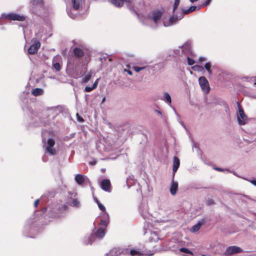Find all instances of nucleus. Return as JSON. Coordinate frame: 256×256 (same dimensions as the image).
<instances>
[{
    "label": "nucleus",
    "instance_id": "nucleus-1",
    "mask_svg": "<svg viewBox=\"0 0 256 256\" xmlns=\"http://www.w3.org/2000/svg\"><path fill=\"white\" fill-rule=\"evenodd\" d=\"M238 105L239 112V116H238V123L240 125H244L248 122V117L238 102Z\"/></svg>",
    "mask_w": 256,
    "mask_h": 256
},
{
    "label": "nucleus",
    "instance_id": "nucleus-2",
    "mask_svg": "<svg viewBox=\"0 0 256 256\" xmlns=\"http://www.w3.org/2000/svg\"><path fill=\"white\" fill-rule=\"evenodd\" d=\"M4 18L10 20H17L22 22L26 20V17L15 12H10L4 15Z\"/></svg>",
    "mask_w": 256,
    "mask_h": 256
},
{
    "label": "nucleus",
    "instance_id": "nucleus-3",
    "mask_svg": "<svg viewBox=\"0 0 256 256\" xmlns=\"http://www.w3.org/2000/svg\"><path fill=\"white\" fill-rule=\"evenodd\" d=\"M130 254L131 256H152L154 252L148 250L141 251L140 250L132 249L130 251Z\"/></svg>",
    "mask_w": 256,
    "mask_h": 256
},
{
    "label": "nucleus",
    "instance_id": "nucleus-4",
    "mask_svg": "<svg viewBox=\"0 0 256 256\" xmlns=\"http://www.w3.org/2000/svg\"><path fill=\"white\" fill-rule=\"evenodd\" d=\"M242 249L236 246H230L226 249L224 255L225 256H230L232 254L242 252Z\"/></svg>",
    "mask_w": 256,
    "mask_h": 256
},
{
    "label": "nucleus",
    "instance_id": "nucleus-5",
    "mask_svg": "<svg viewBox=\"0 0 256 256\" xmlns=\"http://www.w3.org/2000/svg\"><path fill=\"white\" fill-rule=\"evenodd\" d=\"M198 82L202 90L206 94L208 93L210 88L206 78L204 76H200L198 79Z\"/></svg>",
    "mask_w": 256,
    "mask_h": 256
},
{
    "label": "nucleus",
    "instance_id": "nucleus-6",
    "mask_svg": "<svg viewBox=\"0 0 256 256\" xmlns=\"http://www.w3.org/2000/svg\"><path fill=\"white\" fill-rule=\"evenodd\" d=\"M128 250L127 248L122 250L120 248H114L112 249L108 254H107V256L108 255L110 256H118L121 254H128Z\"/></svg>",
    "mask_w": 256,
    "mask_h": 256
},
{
    "label": "nucleus",
    "instance_id": "nucleus-7",
    "mask_svg": "<svg viewBox=\"0 0 256 256\" xmlns=\"http://www.w3.org/2000/svg\"><path fill=\"white\" fill-rule=\"evenodd\" d=\"M162 16V12L160 10H156L152 11L148 14V18L152 20L156 24H157L158 21L160 20Z\"/></svg>",
    "mask_w": 256,
    "mask_h": 256
},
{
    "label": "nucleus",
    "instance_id": "nucleus-8",
    "mask_svg": "<svg viewBox=\"0 0 256 256\" xmlns=\"http://www.w3.org/2000/svg\"><path fill=\"white\" fill-rule=\"evenodd\" d=\"M55 144V141L52 138H49L47 141V147L46 150L52 155H55L56 153V149L52 148V147Z\"/></svg>",
    "mask_w": 256,
    "mask_h": 256
},
{
    "label": "nucleus",
    "instance_id": "nucleus-9",
    "mask_svg": "<svg viewBox=\"0 0 256 256\" xmlns=\"http://www.w3.org/2000/svg\"><path fill=\"white\" fill-rule=\"evenodd\" d=\"M40 43L38 41L34 42L28 49V53L30 54H36L40 48Z\"/></svg>",
    "mask_w": 256,
    "mask_h": 256
},
{
    "label": "nucleus",
    "instance_id": "nucleus-10",
    "mask_svg": "<svg viewBox=\"0 0 256 256\" xmlns=\"http://www.w3.org/2000/svg\"><path fill=\"white\" fill-rule=\"evenodd\" d=\"M86 48L80 47H76L73 50V54L76 58H82L85 54Z\"/></svg>",
    "mask_w": 256,
    "mask_h": 256
},
{
    "label": "nucleus",
    "instance_id": "nucleus-11",
    "mask_svg": "<svg viewBox=\"0 0 256 256\" xmlns=\"http://www.w3.org/2000/svg\"><path fill=\"white\" fill-rule=\"evenodd\" d=\"M101 188L104 191L110 192L112 185L110 180L108 179L102 180L101 182Z\"/></svg>",
    "mask_w": 256,
    "mask_h": 256
},
{
    "label": "nucleus",
    "instance_id": "nucleus-12",
    "mask_svg": "<svg viewBox=\"0 0 256 256\" xmlns=\"http://www.w3.org/2000/svg\"><path fill=\"white\" fill-rule=\"evenodd\" d=\"M112 3L117 7H122L124 2L126 4H131L132 0H111Z\"/></svg>",
    "mask_w": 256,
    "mask_h": 256
},
{
    "label": "nucleus",
    "instance_id": "nucleus-13",
    "mask_svg": "<svg viewBox=\"0 0 256 256\" xmlns=\"http://www.w3.org/2000/svg\"><path fill=\"white\" fill-rule=\"evenodd\" d=\"M206 222L204 220L202 219L201 220L199 221L196 224L194 225L190 229V232H198L201 228L202 226H203L205 224Z\"/></svg>",
    "mask_w": 256,
    "mask_h": 256
},
{
    "label": "nucleus",
    "instance_id": "nucleus-14",
    "mask_svg": "<svg viewBox=\"0 0 256 256\" xmlns=\"http://www.w3.org/2000/svg\"><path fill=\"white\" fill-rule=\"evenodd\" d=\"M109 216L108 214L104 212L102 216V218L100 219V224L104 226L105 228H106L108 223H109Z\"/></svg>",
    "mask_w": 256,
    "mask_h": 256
},
{
    "label": "nucleus",
    "instance_id": "nucleus-15",
    "mask_svg": "<svg viewBox=\"0 0 256 256\" xmlns=\"http://www.w3.org/2000/svg\"><path fill=\"white\" fill-rule=\"evenodd\" d=\"M106 228L105 227L104 228H98L94 234L98 238H102L105 235Z\"/></svg>",
    "mask_w": 256,
    "mask_h": 256
},
{
    "label": "nucleus",
    "instance_id": "nucleus-16",
    "mask_svg": "<svg viewBox=\"0 0 256 256\" xmlns=\"http://www.w3.org/2000/svg\"><path fill=\"white\" fill-rule=\"evenodd\" d=\"M180 160L178 159V158L176 156H174V160H173V168H172V170H173L174 172H176L177 171L178 168L180 166Z\"/></svg>",
    "mask_w": 256,
    "mask_h": 256
},
{
    "label": "nucleus",
    "instance_id": "nucleus-17",
    "mask_svg": "<svg viewBox=\"0 0 256 256\" xmlns=\"http://www.w3.org/2000/svg\"><path fill=\"white\" fill-rule=\"evenodd\" d=\"M178 188V183L176 182H174V180L172 182L170 188V192L171 194L173 196L175 195L176 193Z\"/></svg>",
    "mask_w": 256,
    "mask_h": 256
},
{
    "label": "nucleus",
    "instance_id": "nucleus-18",
    "mask_svg": "<svg viewBox=\"0 0 256 256\" xmlns=\"http://www.w3.org/2000/svg\"><path fill=\"white\" fill-rule=\"evenodd\" d=\"M74 179L79 185H82L85 180L84 176L80 174H76Z\"/></svg>",
    "mask_w": 256,
    "mask_h": 256
},
{
    "label": "nucleus",
    "instance_id": "nucleus-19",
    "mask_svg": "<svg viewBox=\"0 0 256 256\" xmlns=\"http://www.w3.org/2000/svg\"><path fill=\"white\" fill-rule=\"evenodd\" d=\"M182 18V16L178 18L177 16L172 15L169 19V22L170 24H174L176 23L180 20H181Z\"/></svg>",
    "mask_w": 256,
    "mask_h": 256
},
{
    "label": "nucleus",
    "instance_id": "nucleus-20",
    "mask_svg": "<svg viewBox=\"0 0 256 256\" xmlns=\"http://www.w3.org/2000/svg\"><path fill=\"white\" fill-rule=\"evenodd\" d=\"M98 79H97L95 81V82L93 84V86L92 87L86 86L84 88V91L86 92H90L92 91V90H94V89H95L97 87L98 84Z\"/></svg>",
    "mask_w": 256,
    "mask_h": 256
},
{
    "label": "nucleus",
    "instance_id": "nucleus-21",
    "mask_svg": "<svg viewBox=\"0 0 256 256\" xmlns=\"http://www.w3.org/2000/svg\"><path fill=\"white\" fill-rule=\"evenodd\" d=\"M72 6L76 10H78L80 8V0H72Z\"/></svg>",
    "mask_w": 256,
    "mask_h": 256
},
{
    "label": "nucleus",
    "instance_id": "nucleus-22",
    "mask_svg": "<svg viewBox=\"0 0 256 256\" xmlns=\"http://www.w3.org/2000/svg\"><path fill=\"white\" fill-rule=\"evenodd\" d=\"M43 92V90L42 89L40 88H34L32 90V94L34 96H38L41 95Z\"/></svg>",
    "mask_w": 256,
    "mask_h": 256
},
{
    "label": "nucleus",
    "instance_id": "nucleus-23",
    "mask_svg": "<svg viewBox=\"0 0 256 256\" xmlns=\"http://www.w3.org/2000/svg\"><path fill=\"white\" fill-rule=\"evenodd\" d=\"M192 68L194 70H195V71H198V72H202V70H204V68L202 66H200V65H195L194 66H192Z\"/></svg>",
    "mask_w": 256,
    "mask_h": 256
},
{
    "label": "nucleus",
    "instance_id": "nucleus-24",
    "mask_svg": "<svg viewBox=\"0 0 256 256\" xmlns=\"http://www.w3.org/2000/svg\"><path fill=\"white\" fill-rule=\"evenodd\" d=\"M72 206L75 207H79L80 206V202L77 199H72Z\"/></svg>",
    "mask_w": 256,
    "mask_h": 256
},
{
    "label": "nucleus",
    "instance_id": "nucleus-25",
    "mask_svg": "<svg viewBox=\"0 0 256 256\" xmlns=\"http://www.w3.org/2000/svg\"><path fill=\"white\" fill-rule=\"evenodd\" d=\"M180 251L182 252H184L186 254H189L193 255V253L190 250L188 249L185 248H182L180 249Z\"/></svg>",
    "mask_w": 256,
    "mask_h": 256
},
{
    "label": "nucleus",
    "instance_id": "nucleus-26",
    "mask_svg": "<svg viewBox=\"0 0 256 256\" xmlns=\"http://www.w3.org/2000/svg\"><path fill=\"white\" fill-rule=\"evenodd\" d=\"M205 68L208 70L209 74H212V70L210 69L211 64L210 62H206L204 65Z\"/></svg>",
    "mask_w": 256,
    "mask_h": 256
},
{
    "label": "nucleus",
    "instance_id": "nucleus-27",
    "mask_svg": "<svg viewBox=\"0 0 256 256\" xmlns=\"http://www.w3.org/2000/svg\"><path fill=\"white\" fill-rule=\"evenodd\" d=\"M180 2V0H174V8H173V12H174L178 8L179 4Z\"/></svg>",
    "mask_w": 256,
    "mask_h": 256
},
{
    "label": "nucleus",
    "instance_id": "nucleus-28",
    "mask_svg": "<svg viewBox=\"0 0 256 256\" xmlns=\"http://www.w3.org/2000/svg\"><path fill=\"white\" fill-rule=\"evenodd\" d=\"M33 4H40L42 6L44 4V0H32Z\"/></svg>",
    "mask_w": 256,
    "mask_h": 256
},
{
    "label": "nucleus",
    "instance_id": "nucleus-29",
    "mask_svg": "<svg viewBox=\"0 0 256 256\" xmlns=\"http://www.w3.org/2000/svg\"><path fill=\"white\" fill-rule=\"evenodd\" d=\"M146 68L145 66H142V67H138V66H133L132 69L136 71V72H140V70H144Z\"/></svg>",
    "mask_w": 256,
    "mask_h": 256
},
{
    "label": "nucleus",
    "instance_id": "nucleus-30",
    "mask_svg": "<svg viewBox=\"0 0 256 256\" xmlns=\"http://www.w3.org/2000/svg\"><path fill=\"white\" fill-rule=\"evenodd\" d=\"M164 98H166V100H167V102L170 104L171 102H172V100H171V97L170 96V95L166 92L164 94Z\"/></svg>",
    "mask_w": 256,
    "mask_h": 256
},
{
    "label": "nucleus",
    "instance_id": "nucleus-31",
    "mask_svg": "<svg viewBox=\"0 0 256 256\" xmlns=\"http://www.w3.org/2000/svg\"><path fill=\"white\" fill-rule=\"evenodd\" d=\"M90 78H91V76L90 74L86 75L83 78V82H88L90 80Z\"/></svg>",
    "mask_w": 256,
    "mask_h": 256
},
{
    "label": "nucleus",
    "instance_id": "nucleus-32",
    "mask_svg": "<svg viewBox=\"0 0 256 256\" xmlns=\"http://www.w3.org/2000/svg\"><path fill=\"white\" fill-rule=\"evenodd\" d=\"M53 66L57 71H59L61 68L60 65L58 62L54 64Z\"/></svg>",
    "mask_w": 256,
    "mask_h": 256
},
{
    "label": "nucleus",
    "instance_id": "nucleus-33",
    "mask_svg": "<svg viewBox=\"0 0 256 256\" xmlns=\"http://www.w3.org/2000/svg\"><path fill=\"white\" fill-rule=\"evenodd\" d=\"M150 239V240H154V241H158V238L155 233H154L152 234V236Z\"/></svg>",
    "mask_w": 256,
    "mask_h": 256
},
{
    "label": "nucleus",
    "instance_id": "nucleus-34",
    "mask_svg": "<svg viewBox=\"0 0 256 256\" xmlns=\"http://www.w3.org/2000/svg\"><path fill=\"white\" fill-rule=\"evenodd\" d=\"M187 59H188V65L192 66L195 63V61L193 59H192L189 57H188Z\"/></svg>",
    "mask_w": 256,
    "mask_h": 256
},
{
    "label": "nucleus",
    "instance_id": "nucleus-35",
    "mask_svg": "<svg viewBox=\"0 0 256 256\" xmlns=\"http://www.w3.org/2000/svg\"><path fill=\"white\" fill-rule=\"evenodd\" d=\"M98 208L101 210H102L103 212H106V208L104 207V206L101 203H98Z\"/></svg>",
    "mask_w": 256,
    "mask_h": 256
},
{
    "label": "nucleus",
    "instance_id": "nucleus-36",
    "mask_svg": "<svg viewBox=\"0 0 256 256\" xmlns=\"http://www.w3.org/2000/svg\"><path fill=\"white\" fill-rule=\"evenodd\" d=\"M197 7L196 6H191L189 8V12H192L194 10H196V9Z\"/></svg>",
    "mask_w": 256,
    "mask_h": 256
},
{
    "label": "nucleus",
    "instance_id": "nucleus-37",
    "mask_svg": "<svg viewBox=\"0 0 256 256\" xmlns=\"http://www.w3.org/2000/svg\"><path fill=\"white\" fill-rule=\"evenodd\" d=\"M214 204V201L212 199H210L208 201V205H212Z\"/></svg>",
    "mask_w": 256,
    "mask_h": 256
},
{
    "label": "nucleus",
    "instance_id": "nucleus-38",
    "mask_svg": "<svg viewBox=\"0 0 256 256\" xmlns=\"http://www.w3.org/2000/svg\"><path fill=\"white\" fill-rule=\"evenodd\" d=\"M182 12H183V14L184 15L187 14H188L190 13V12H189V10L188 9V10H183Z\"/></svg>",
    "mask_w": 256,
    "mask_h": 256
},
{
    "label": "nucleus",
    "instance_id": "nucleus-39",
    "mask_svg": "<svg viewBox=\"0 0 256 256\" xmlns=\"http://www.w3.org/2000/svg\"><path fill=\"white\" fill-rule=\"evenodd\" d=\"M39 204V200H35L34 203V207H37L38 204Z\"/></svg>",
    "mask_w": 256,
    "mask_h": 256
},
{
    "label": "nucleus",
    "instance_id": "nucleus-40",
    "mask_svg": "<svg viewBox=\"0 0 256 256\" xmlns=\"http://www.w3.org/2000/svg\"><path fill=\"white\" fill-rule=\"evenodd\" d=\"M124 72H126L128 74L132 76V71H130V70H128L126 69H124Z\"/></svg>",
    "mask_w": 256,
    "mask_h": 256
},
{
    "label": "nucleus",
    "instance_id": "nucleus-41",
    "mask_svg": "<svg viewBox=\"0 0 256 256\" xmlns=\"http://www.w3.org/2000/svg\"><path fill=\"white\" fill-rule=\"evenodd\" d=\"M211 0H206V2H205V4H204V6H208L210 4Z\"/></svg>",
    "mask_w": 256,
    "mask_h": 256
},
{
    "label": "nucleus",
    "instance_id": "nucleus-42",
    "mask_svg": "<svg viewBox=\"0 0 256 256\" xmlns=\"http://www.w3.org/2000/svg\"><path fill=\"white\" fill-rule=\"evenodd\" d=\"M214 169L218 172H222L223 170L220 168H214Z\"/></svg>",
    "mask_w": 256,
    "mask_h": 256
},
{
    "label": "nucleus",
    "instance_id": "nucleus-43",
    "mask_svg": "<svg viewBox=\"0 0 256 256\" xmlns=\"http://www.w3.org/2000/svg\"><path fill=\"white\" fill-rule=\"evenodd\" d=\"M252 184L256 186V180H252L251 181Z\"/></svg>",
    "mask_w": 256,
    "mask_h": 256
},
{
    "label": "nucleus",
    "instance_id": "nucleus-44",
    "mask_svg": "<svg viewBox=\"0 0 256 256\" xmlns=\"http://www.w3.org/2000/svg\"><path fill=\"white\" fill-rule=\"evenodd\" d=\"M78 120H79L80 122H84V119H83L82 118H78Z\"/></svg>",
    "mask_w": 256,
    "mask_h": 256
},
{
    "label": "nucleus",
    "instance_id": "nucleus-45",
    "mask_svg": "<svg viewBox=\"0 0 256 256\" xmlns=\"http://www.w3.org/2000/svg\"><path fill=\"white\" fill-rule=\"evenodd\" d=\"M95 201L96 202V204H98V203H100V202L98 201V200L96 198L95 199Z\"/></svg>",
    "mask_w": 256,
    "mask_h": 256
},
{
    "label": "nucleus",
    "instance_id": "nucleus-46",
    "mask_svg": "<svg viewBox=\"0 0 256 256\" xmlns=\"http://www.w3.org/2000/svg\"><path fill=\"white\" fill-rule=\"evenodd\" d=\"M198 0H190V1L192 2H196L198 1Z\"/></svg>",
    "mask_w": 256,
    "mask_h": 256
},
{
    "label": "nucleus",
    "instance_id": "nucleus-47",
    "mask_svg": "<svg viewBox=\"0 0 256 256\" xmlns=\"http://www.w3.org/2000/svg\"><path fill=\"white\" fill-rule=\"evenodd\" d=\"M200 60H204V58H200Z\"/></svg>",
    "mask_w": 256,
    "mask_h": 256
},
{
    "label": "nucleus",
    "instance_id": "nucleus-48",
    "mask_svg": "<svg viewBox=\"0 0 256 256\" xmlns=\"http://www.w3.org/2000/svg\"><path fill=\"white\" fill-rule=\"evenodd\" d=\"M126 66H127V68H130V65H129V64H128V65Z\"/></svg>",
    "mask_w": 256,
    "mask_h": 256
},
{
    "label": "nucleus",
    "instance_id": "nucleus-49",
    "mask_svg": "<svg viewBox=\"0 0 256 256\" xmlns=\"http://www.w3.org/2000/svg\"><path fill=\"white\" fill-rule=\"evenodd\" d=\"M104 100H105V98H104L102 99V102H104Z\"/></svg>",
    "mask_w": 256,
    "mask_h": 256
},
{
    "label": "nucleus",
    "instance_id": "nucleus-50",
    "mask_svg": "<svg viewBox=\"0 0 256 256\" xmlns=\"http://www.w3.org/2000/svg\"><path fill=\"white\" fill-rule=\"evenodd\" d=\"M92 164H95V162H92Z\"/></svg>",
    "mask_w": 256,
    "mask_h": 256
}]
</instances>
